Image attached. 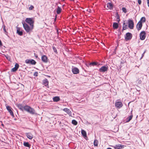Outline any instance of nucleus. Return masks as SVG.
<instances>
[{
  "label": "nucleus",
  "instance_id": "21",
  "mask_svg": "<svg viewBox=\"0 0 149 149\" xmlns=\"http://www.w3.org/2000/svg\"><path fill=\"white\" fill-rule=\"evenodd\" d=\"M23 145L25 146L28 147L29 148H30L31 146L28 142H24L23 143Z\"/></svg>",
  "mask_w": 149,
  "mask_h": 149
},
{
  "label": "nucleus",
  "instance_id": "17",
  "mask_svg": "<svg viewBox=\"0 0 149 149\" xmlns=\"http://www.w3.org/2000/svg\"><path fill=\"white\" fill-rule=\"evenodd\" d=\"M19 65L17 63H16L15 65V67L12 69L11 71L12 72L15 71L17 70L19 68Z\"/></svg>",
  "mask_w": 149,
  "mask_h": 149
},
{
  "label": "nucleus",
  "instance_id": "19",
  "mask_svg": "<svg viewBox=\"0 0 149 149\" xmlns=\"http://www.w3.org/2000/svg\"><path fill=\"white\" fill-rule=\"evenodd\" d=\"M17 106L18 108L21 110L23 111L24 110V107L22 104H17Z\"/></svg>",
  "mask_w": 149,
  "mask_h": 149
},
{
  "label": "nucleus",
  "instance_id": "29",
  "mask_svg": "<svg viewBox=\"0 0 149 149\" xmlns=\"http://www.w3.org/2000/svg\"><path fill=\"white\" fill-rule=\"evenodd\" d=\"M127 25L125 24V23H124L123 24V29L124 30H126L127 29Z\"/></svg>",
  "mask_w": 149,
  "mask_h": 149
},
{
  "label": "nucleus",
  "instance_id": "1",
  "mask_svg": "<svg viewBox=\"0 0 149 149\" xmlns=\"http://www.w3.org/2000/svg\"><path fill=\"white\" fill-rule=\"evenodd\" d=\"M23 27L27 33H30L33 29L34 27L31 26H29L27 24L24 22H22Z\"/></svg>",
  "mask_w": 149,
  "mask_h": 149
},
{
  "label": "nucleus",
  "instance_id": "9",
  "mask_svg": "<svg viewBox=\"0 0 149 149\" xmlns=\"http://www.w3.org/2000/svg\"><path fill=\"white\" fill-rule=\"evenodd\" d=\"M132 36V34L129 33H126L125 37V39L129 40L131 39Z\"/></svg>",
  "mask_w": 149,
  "mask_h": 149
},
{
  "label": "nucleus",
  "instance_id": "14",
  "mask_svg": "<svg viewBox=\"0 0 149 149\" xmlns=\"http://www.w3.org/2000/svg\"><path fill=\"white\" fill-rule=\"evenodd\" d=\"M63 111H64L66 112L67 113H68L70 116H72V113L70 111V110L67 108H65L63 109Z\"/></svg>",
  "mask_w": 149,
  "mask_h": 149
},
{
  "label": "nucleus",
  "instance_id": "43",
  "mask_svg": "<svg viewBox=\"0 0 149 149\" xmlns=\"http://www.w3.org/2000/svg\"><path fill=\"white\" fill-rule=\"evenodd\" d=\"M141 81H139V83H141Z\"/></svg>",
  "mask_w": 149,
  "mask_h": 149
},
{
  "label": "nucleus",
  "instance_id": "2",
  "mask_svg": "<svg viewBox=\"0 0 149 149\" xmlns=\"http://www.w3.org/2000/svg\"><path fill=\"white\" fill-rule=\"evenodd\" d=\"M24 110L31 114H35V110L28 106L26 105L24 106Z\"/></svg>",
  "mask_w": 149,
  "mask_h": 149
},
{
  "label": "nucleus",
  "instance_id": "25",
  "mask_svg": "<svg viewBox=\"0 0 149 149\" xmlns=\"http://www.w3.org/2000/svg\"><path fill=\"white\" fill-rule=\"evenodd\" d=\"M113 27L114 29H117L118 27V24L116 23H114L113 25Z\"/></svg>",
  "mask_w": 149,
  "mask_h": 149
},
{
  "label": "nucleus",
  "instance_id": "6",
  "mask_svg": "<svg viewBox=\"0 0 149 149\" xmlns=\"http://www.w3.org/2000/svg\"><path fill=\"white\" fill-rule=\"evenodd\" d=\"M146 33L144 31H142L140 34V39L142 40H144L146 37Z\"/></svg>",
  "mask_w": 149,
  "mask_h": 149
},
{
  "label": "nucleus",
  "instance_id": "3",
  "mask_svg": "<svg viewBox=\"0 0 149 149\" xmlns=\"http://www.w3.org/2000/svg\"><path fill=\"white\" fill-rule=\"evenodd\" d=\"M25 21L26 23L29 24L30 26L34 27V21L32 18H26Z\"/></svg>",
  "mask_w": 149,
  "mask_h": 149
},
{
  "label": "nucleus",
  "instance_id": "23",
  "mask_svg": "<svg viewBox=\"0 0 149 149\" xmlns=\"http://www.w3.org/2000/svg\"><path fill=\"white\" fill-rule=\"evenodd\" d=\"M60 98L59 97H55L53 98V100L54 102H58L60 100Z\"/></svg>",
  "mask_w": 149,
  "mask_h": 149
},
{
  "label": "nucleus",
  "instance_id": "36",
  "mask_svg": "<svg viewBox=\"0 0 149 149\" xmlns=\"http://www.w3.org/2000/svg\"><path fill=\"white\" fill-rule=\"evenodd\" d=\"M6 57L7 59L8 60H10V56H6Z\"/></svg>",
  "mask_w": 149,
  "mask_h": 149
},
{
  "label": "nucleus",
  "instance_id": "44",
  "mask_svg": "<svg viewBox=\"0 0 149 149\" xmlns=\"http://www.w3.org/2000/svg\"><path fill=\"white\" fill-rule=\"evenodd\" d=\"M107 149H112L111 148H107Z\"/></svg>",
  "mask_w": 149,
  "mask_h": 149
},
{
  "label": "nucleus",
  "instance_id": "28",
  "mask_svg": "<svg viewBox=\"0 0 149 149\" xmlns=\"http://www.w3.org/2000/svg\"><path fill=\"white\" fill-rule=\"evenodd\" d=\"M61 8L59 6H58L57 10V14H59L61 13Z\"/></svg>",
  "mask_w": 149,
  "mask_h": 149
},
{
  "label": "nucleus",
  "instance_id": "42",
  "mask_svg": "<svg viewBox=\"0 0 149 149\" xmlns=\"http://www.w3.org/2000/svg\"><path fill=\"white\" fill-rule=\"evenodd\" d=\"M2 43L1 42V40H0V46H2Z\"/></svg>",
  "mask_w": 149,
  "mask_h": 149
},
{
  "label": "nucleus",
  "instance_id": "40",
  "mask_svg": "<svg viewBox=\"0 0 149 149\" xmlns=\"http://www.w3.org/2000/svg\"><path fill=\"white\" fill-rule=\"evenodd\" d=\"M147 1L148 5L149 7V0H147Z\"/></svg>",
  "mask_w": 149,
  "mask_h": 149
},
{
  "label": "nucleus",
  "instance_id": "5",
  "mask_svg": "<svg viewBox=\"0 0 149 149\" xmlns=\"http://www.w3.org/2000/svg\"><path fill=\"white\" fill-rule=\"evenodd\" d=\"M128 23L129 27L130 29H133L134 27V23L132 20L130 19H129Z\"/></svg>",
  "mask_w": 149,
  "mask_h": 149
},
{
  "label": "nucleus",
  "instance_id": "39",
  "mask_svg": "<svg viewBox=\"0 0 149 149\" xmlns=\"http://www.w3.org/2000/svg\"><path fill=\"white\" fill-rule=\"evenodd\" d=\"M145 52V51H144V52L143 53V54H142V57H141V58H143V57L144 56V54Z\"/></svg>",
  "mask_w": 149,
  "mask_h": 149
},
{
  "label": "nucleus",
  "instance_id": "27",
  "mask_svg": "<svg viewBox=\"0 0 149 149\" xmlns=\"http://www.w3.org/2000/svg\"><path fill=\"white\" fill-rule=\"evenodd\" d=\"M133 117L132 115H130L129 117L127 118V122H128L130 121L132 118Z\"/></svg>",
  "mask_w": 149,
  "mask_h": 149
},
{
  "label": "nucleus",
  "instance_id": "12",
  "mask_svg": "<svg viewBox=\"0 0 149 149\" xmlns=\"http://www.w3.org/2000/svg\"><path fill=\"white\" fill-rule=\"evenodd\" d=\"M42 61L45 63H47L48 61V58L45 55H44L42 56Z\"/></svg>",
  "mask_w": 149,
  "mask_h": 149
},
{
  "label": "nucleus",
  "instance_id": "30",
  "mask_svg": "<svg viewBox=\"0 0 149 149\" xmlns=\"http://www.w3.org/2000/svg\"><path fill=\"white\" fill-rule=\"evenodd\" d=\"M145 21H146L145 18L144 17H143L141 18V20L140 21H141V22L142 23V22H145Z\"/></svg>",
  "mask_w": 149,
  "mask_h": 149
},
{
  "label": "nucleus",
  "instance_id": "34",
  "mask_svg": "<svg viewBox=\"0 0 149 149\" xmlns=\"http://www.w3.org/2000/svg\"><path fill=\"white\" fill-rule=\"evenodd\" d=\"M122 9V10L125 13H126V8H123Z\"/></svg>",
  "mask_w": 149,
  "mask_h": 149
},
{
  "label": "nucleus",
  "instance_id": "11",
  "mask_svg": "<svg viewBox=\"0 0 149 149\" xmlns=\"http://www.w3.org/2000/svg\"><path fill=\"white\" fill-rule=\"evenodd\" d=\"M142 23L141 21H139L136 25V28L138 30H140L142 27Z\"/></svg>",
  "mask_w": 149,
  "mask_h": 149
},
{
  "label": "nucleus",
  "instance_id": "13",
  "mask_svg": "<svg viewBox=\"0 0 149 149\" xmlns=\"http://www.w3.org/2000/svg\"><path fill=\"white\" fill-rule=\"evenodd\" d=\"M72 71L74 74H77L79 73V70L77 68L74 67L72 68Z\"/></svg>",
  "mask_w": 149,
  "mask_h": 149
},
{
  "label": "nucleus",
  "instance_id": "33",
  "mask_svg": "<svg viewBox=\"0 0 149 149\" xmlns=\"http://www.w3.org/2000/svg\"><path fill=\"white\" fill-rule=\"evenodd\" d=\"M53 49L54 52L55 53H57V51L56 48L54 47H53Z\"/></svg>",
  "mask_w": 149,
  "mask_h": 149
},
{
  "label": "nucleus",
  "instance_id": "15",
  "mask_svg": "<svg viewBox=\"0 0 149 149\" xmlns=\"http://www.w3.org/2000/svg\"><path fill=\"white\" fill-rule=\"evenodd\" d=\"M26 136L27 137L30 139H31L33 138V135L32 134L30 133H26L25 134Z\"/></svg>",
  "mask_w": 149,
  "mask_h": 149
},
{
  "label": "nucleus",
  "instance_id": "10",
  "mask_svg": "<svg viewBox=\"0 0 149 149\" xmlns=\"http://www.w3.org/2000/svg\"><path fill=\"white\" fill-rule=\"evenodd\" d=\"M6 109L8 111V112L10 113V114L12 116H14L13 113L11 110L12 108L9 106H6Z\"/></svg>",
  "mask_w": 149,
  "mask_h": 149
},
{
  "label": "nucleus",
  "instance_id": "31",
  "mask_svg": "<svg viewBox=\"0 0 149 149\" xmlns=\"http://www.w3.org/2000/svg\"><path fill=\"white\" fill-rule=\"evenodd\" d=\"M72 123L74 125H76L77 124V122L76 120H72Z\"/></svg>",
  "mask_w": 149,
  "mask_h": 149
},
{
  "label": "nucleus",
  "instance_id": "8",
  "mask_svg": "<svg viewBox=\"0 0 149 149\" xmlns=\"http://www.w3.org/2000/svg\"><path fill=\"white\" fill-rule=\"evenodd\" d=\"M123 105L122 103L120 102H117L115 103L116 107L118 109L121 108Z\"/></svg>",
  "mask_w": 149,
  "mask_h": 149
},
{
  "label": "nucleus",
  "instance_id": "16",
  "mask_svg": "<svg viewBox=\"0 0 149 149\" xmlns=\"http://www.w3.org/2000/svg\"><path fill=\"white\" fill-rule=\"evenodd\" d=\"M17 33L20 36H22L23 34L22 31H20V28L19 27H17Z\"/></svg>",
  "mask_w": 149,
  "mask_h": 149
},
{
  "label": "nucleus",
  "instance_id": "38",
  "mask_svg": "<svg viewBox=\"0 0 149 149\" xmlns=\"http://www.w3.org/2000/svg\"><path fill=\"white\" fill-rule=\"evenodd\" d=\"M3 30L5 32H6V29L5 28V26L4 25L3 26Z\"/></svg>",
  "mask_w": 149,
  "mask_h": 149
},
{
  "label": "nucleus",
  "instance_id": "45",
  "mask_svg": "<svg viewBox=\"0 0 149 149\" xmlns=\"http://www.w3.org/2000/svg\"><path fill=\"white\" fill-rule=\"evenodd\" d=\"M63 1H64V0H63Z\"/></svg>",
  "mask_w": 149,
  "mask_h": 149
},
{
  "label": "nucleus",
  "instance_id": "22",
  "mask_svg": "<svg viewBox=\"0 0 149 149\" xmlns=\"http://www.w3.org/2000/svg\"><path fill=\"white\" fill-rule=\"evenodd\" d=\"M123 146L119 144L118 145H116L114 148L115 149H121Z\"/></svg>",
  "mask_w": 149,
  "mask_h": 149
},
{
  "label": "nucleus",
  "instance_id": "26",
  "mask_svg": "<svg viewBox=\"0 0 149 149\" xmlns=\"http://www.w3.org/2000/svg\"><path fill=\"white\" fill-rule=\"evenodd\" d=\"M97 65L96 63L95 62H92L90 63L89 64H86V65L88 67L89 65H92L94 66Z\"/></svg>",
  "mask_w": 149,
  "mask_h": 149
},
{
  "label": "nucleus",
  "instance_id": "37",
  "mask_svg": "<svg viewBox=\"0 0 149 149\" xmlns=\"http://www.w3.org/2000/svg\"><path fill=\"white\" fill-rule=\"evenodd\" d=\"M138 2L139 4L140 5L141 4V0H138Z\"/></svg>",
  "mask_w": 149,
  "mask_h": 149
},
{
  "label": "nucleus",
  "instance_id": "41",
  "mask_svg": "<svg viewBox=\"0 0 149 149\" xmlns=\"http://www.w3.org/2000/svg\"><path fill=\"white\" fill-rule=\"evenodd\" d=\"M37 74L38 73L37 72H36L34 74V75L35 76H37Z\"/></svg>",
  "mask_w": 149,
  "mask_h": 149
},
{
  "label": "nucleus",
  "instance_id": "32",
  "mask_svg": "<svg viewBox=\"0 0 149 149\" xmlns=\"http://www.w3.org/2000/svg\"><path fill=\"white\" fill-rule=\"evenodd\" d=\"M94 145L96 146H98V141L97 140H95L94 142Z\"/></svg>",
  "mask_w": 149,
  "mask_h": 149
},
{
  "label": "nucleus",
  "instance_id": "18",
  "mask_svg": "<svg viewBox=\"0 0 149 149\" xmlns=\"http://www.w3.org/2000/svg\"><path fill=\"white\" fill-rule=\"evenodd\" d=\"M107 9H111L113 7L112 4L110 3H108L107 5Z\"/></svg>",
  "mask_w": 149,
  "mask_h": 149
},
{
  "label": "nucleus",
  "instance_id": "4",
  "mask_svg": "<svg viewBox=\"0 0 149 149\" xmlns=\"http://www.w3.org/2000/svg\"><path fill=\"white\" fill-rule=\"evenodd\" d=\"M108 69V67L107 66H102L99 69V71L101 72H104L107 71Z\"/></svg>",
  "mask_w": 149,
  "mask_h": 149
},
{
  "label": "nucleus",
  "instance_id": "20",
  "mask_svg": "<svg viewBox=\"0 0 149 149\" xmlns=\"http://www.w3.org/2000/svg\"><path fill=\"white\" fill-rule=\"evenodd\" d=\"M43 83L45 86H47L48 85L49 82L47 79H45L43 81Z\"/></svg>",
  "mask_w": 149,
  "mask_h": 149
},
{
  "label": "nucleus",
  "instance_id": "35",
  "mask_svg": "<svg viewBox=\"0 0 149 149\" xmlns=\"http://www.w3.org/2000/svg\"><path fill=\"white\" fill-rule=\"evenodd\" d=\"M34 8L33 6H31L29 8V10H32Z\"/></svg>",
  "mask_w": 149,
  "mask_h": 149
},
{
  "label": "nucleus",
  "instance_id": "24",
  "mask_svg": "<svg viewBox=\"0 0 149 149\" xmlns=\"http://www.w3.org/2000/svg\"><path fill=\"white\" fill-rule=\"evenodd\" d=\"M81 133L83 136L85 137H86V133L85 131L84 130H82L81 131Z\"/></svg>",
  "mask_w": 149,
  "mask_h": 149
},
{
  "label": "nucleus",
  "instance_id": "7",
  "mask_svg": "<svg viewBox=\"0 0 149 149\" xmlns=\"http://www.w3.org/2000/svg\"><path fill=\"white\" fill-rule=\"evenodd\" d=\"M25 62L27 64L31 63L33 65H35L36 63L35 61L33 59H31V60L27 59L25 60Z\"/></svg>",
  "mask_w": 149,
  "mask_h": 149
}]
</instances>
